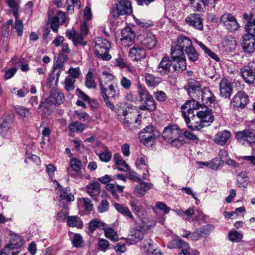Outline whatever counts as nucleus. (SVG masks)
<instances>
[{"label": "nucleus", "mask_w": 255, "mask_h": 255, "mask_svg": "<svg viewBox=\"0 0 255 255\" xmlns=\"http://www.w3.org/2000/svg\"><path fill=\"white\" fill-rule=\"evenodd\" d=\"M103 76L99 78L100 94L106 106L113 111L115 109L114 101L119 97L120 90L117 83L110 82L113 76L107 72H103Z\"/></svg>", "instance_id": "f257e3e1"}, {"label": "nucleus", "mask_w": 255, "mask_h": 255, "mask_svg": "<svg viewBox=\"0 0 255 255\" xmlns=\"http://www.w3.org/2000/svg\"><path fill=\"white\" fill-rule=\"evenodd\" d=\"M111 48V44L109 40L101 37L95 39V54L96 56L103 60L109 61L111 56L108 53Z\"/></svg>", "instance_id": "f03ea898"}, {"label": "nucleus", "mask_w": 255, "mask_h": 255, "mask_svg": "<svg viewBox=\"0 0 255 255\" xmlns=\"http://www.w3.org/2000/svg\"><path fill=\"white\" fill-rule=\"evenodd\" d=\"M132 11L131 4L129 1L118 0L117 3L112 5L110 13L113 17L117 18L121 15H129Z\"/></svg>", "instance_id": "7ed1b4c3"}, {"label": "nucleus", "mask_w": 255, "mask_h": 255, "mask_svg": "<svg viewBox=\"0 0 255 255\" xmlns=\"http://www.w3.org/2000/svg\"><path fill=\"white\" fill-rule=\"evenodd\" d=\"M158 134V131L154 127L148 126L139 133V138L146 146L150 147L155 143L156 136Z\"/></svg>", "instance_id": "20e7f679"}, {"label": "nucleus", "mask_w": 255, "mask_h": 255, "mask_svg": "<svg viewBox=\"0 0 255 255\" xmlns=\"http://www.w3.org/2000/svg\"><path fill=\"white\" fill-rule=\"evenodd\" d=\"M53 182L57 185L56 188L57 194L58 197L59 198L58 205L63 208H66L68 206L67 203L74 201V196L70 192L69 187L63 188L56 180H54Z\"/></svg>", "instance_id": "39448f33"}, {"label": "nucleus", "mask_w": 255, "mask_h": 255, "mask_svg": "<svg viewBox=\"0 0 255 255\" xmlns=\"http://www.w3.org/2000/svg\"><path fill=\"white\" fill-rule=\"evenodd\" d=\"M119 119L125 128L129 130L139 128L140 121L136 118V115L129 113L127 110H123L122 114L119 115Z\"/></svg>", "instance_id": "423d86ee"}, {"label": "nucleus", "mask_w": 255, "mask_h": 255, "mask_svg": "<svg viewBox=\"0 0 255 255\" xmlns=\"http://www.w3.org/2000/svg\"><path fill=\"white\" fill-rule=\"evenodd\" d=\"M201 105V104L200 101L191 100L186 101V102L181 106L182 115L186 124L189 123V120L190 119L189 116L190 115H192V116L193 115L194 111L198 109Z\"/></svg>", "instance_id": "0eeeda50"}, {"label": "nucleus", "mask_w": 255, "mask_h": 255, "mask_svg": "<svg viewBox=\"0 0 255 255\" xmlns=\"http://www.w3.org/2000/svg\"><path fill=\"white\" fill-rule=\"evenodd\" d=\"M182 132L177 125H170L166 127L162 133L163 139L167 142L177 137H182Z\"/></svg>", "instance_id": "6e6552de"}, {"label": "nucleus", "mask_w": 255, "mask_h": 255, "mask_svg": "<svg viewBox=\"0 0 255 255\" xmlns=\"http://www.w3.org/2000/svg\"><path fill=\"white\" fill-rule=\"evenodd\" d=\"M242 77L248 84H252L255 80V62L251 61L241 68Z\"/></svg>", "instance_id": "1a4fd4ad"}, {"label": "nucleus", "mask_w": 255, "mask_h": 255, "mask_svg": "<svg viewBox=\"0 0 255 255\" xmlns=\"http://www.w3.org/2000/svg\"><path fill=\"white\" fill-rule=\"evenodd\" d=\"M184 89L192 100L196 101L202 90L200 83L194 79L189 80L188 84L184 86Z\"/></svg>", "instance_id": "9d476101"}, {"label": "nucleus", "mask_w": 255, "mask_h": 255, "mask_svg": "<svg viewBox=\"0 0 255 255\" xmlns=\"http://www.w3.org/2000/svg\"><path fill=\"white\" fill-rule=\"evenodd\" d=\"M249 102L248 95L244 91H239L231 101V105L240 109H244Z\"/></svg>", "instance_id": "9b49d317"}, {"label": "nucleus", "mask_w": 255, "mask_h": 255, "mask_svg": "<svg viewBox=\"0 0 255 255\" xmlns=\"http://www.w3.org/2000/svg\"><path fill=\"white\" fill-rule=\"evenodd\" d=\"M222 23L229 31H235L238 30L240 25L236 18L230 13L224 14L220 18Z\"/></svg>", "instance_id": "f8f14e48"}, {"label": "nucleus", "mask_w": 255, "mask_h": 255, "mask_svg": "<svg viewBox=\"0 0 255 255\" xmlns=\"http://www.w3.org/2000/svg\"><path fill=\"white\" fill-rule=\"evenodd\" d=\"M201 100L200 103L208 106L214 103L216 101V97L208 87H205L202 90L196 100Z\"/></svg>", "instance_id": "ddd939ff"}, {"label": "nucleus", "mask_w": 255, "mask_h": 255, "mask_svg": "<svg viewBox=\"0 0 255 255\" xmlns=\"http://www.w3.org/2000/svg\"><path fill=\"white\" fill-rule=\"evenodd\" d=\"M214 229V226L212 225H206L200 227L195 230L191 234L190 238L193 241H197L201 238L208 237Z\"/></svg>", "instance_id": "4468645a"}, {"label": "nucleus", "mask_w": 255, "mask_h": 255, "mask_svg": "<svg viewBox=\"0 0 255 255\" xmlns=\"http://www.w3.org/2000/svg\"><path fill=\"white\" fill-rule=\"evenodd\" d=\"M236 137L238 141L243 145H251L255 142V134L248 130L237 132Z\"/></svg>", "instance_id": "2eb2a0df"}, {"label": "nucleus", "mask_w": 255, "mask_h": 255, "mask_svg": "<svg viewBox=\"0 0 255 255\" xmlns=\"http://www.w3.org/2000/svg\"><path fill=\"white\" fill-rule=\"evenodd\" d=\"M242 39L241 46L246 52L251 53L255 50V36L246 33L243 36Z\"/></svg>", "instance_id": "dca6fc26"}, {"label": "nucleus", "mask_w": 255, "mask_h": 255, "mask_svg": "<svg viewBox=\"0 0 255 255\" xmlns=\"http://www.w3.org/2000/svg\"><path fill=\"white\" fill-rule=\"evenodd\" d=\"M172 63L167 56H164L158 66L156 71L161 75H168L171 72Z\"/></svg>", "instance_id": "f3484780"}, {"label": "nucleus", "mask_w": 255, "mask_h": 255, "mask_svg": "<svg viewBox=\"0 0 255 255\" xmlns=\"http://www.w3.org/2000/svg\"><path fill=\"white\" fill-rule=\"evenodd\" d=\"M67 37L72 40L74 45L76 46L81 45L85 46L87 44L86 41L84 40V36L80 34L75 29L68 30L66 32Z\"/></svg>", "instance_id": "a211bd4d"}, {"label": "nucleus", "mask_w": 255, "mask_h": 255, "mask_svg": "<svg viewBox=\"0 0 255 255\" xmlns=\"http://www.w3.org/2000/svg\"><path fill=\"white\" fill-rule=\"evenodd\" d=\"M189 25L198 30H202L203 24L202 19L198 14L193 13L189 15L185 19Z\"/></svg>", "instance_id": "6ab92c4d"}, {"label": "nucleus", "mask_w": 255, "mask_h": 255, "mask_svg": "<svg viewBox=\"0 0 255 255\" xmlns=\"http://www.w3.org/2000/svg\"><path fill=\"white\" fill-rule=\"evenodd\" d=\"M233 92L231 83L227 79H223L220 83V95L224 98H229Z\"/></svg>", "instance_id": "aec40b11"}, {"label": "nucleus", "mask_w": 255, "mask_h": 255, "mask_svg": "<svg viewBox=\"0 0 255 255\" xmlns=\"http://www.w3.org/2000/svg\"><path fill=\"white\" fill-rule=\"evenodd\" d=\"M135 37V34L131 27L128 26L123 29L121 32V40L123 44L126 46H129L128 44H126L127 42H132Z\"/></svg>", "instance_id": "412c9836"}, {"label": "nucleus", "mask_w": 255, "mask_h": 255, "mask_svg": "<svg viewBox=\"0 0 255 255\" xmlns=\"http://www.w3.org/2000/svg\"><path fill=\"white\" fill-rule=\"evenodd\" d=\"M231 135V132L228 130L219 131L215 135L214 141L218 145H225L230 139Z\"/></svg>", "instance_id": "4be33fe9"}, {"label": "nucleus", "mask_w": 255, "mask_h": 255, "mask_svg": "<svg viewBox=\"0 0 255 255\" xmlns=\"http://www.w3.org/2000/svg\"><path fill=\"white\" fill-rule=\"evenodd\" d=\"M129 204L132 211L139 218L144 215L145 210L143 206L135 198H130Z\"/></svg>", "instance_id": "5701e85b"}, {"label": "nucleus", "mask_w": 255, "mask_h": 255, "mask_svg": "<svg viewBox=\"0 0 255 255\" xmlns=\"http://www.w3.org/2000/svg\"><path fill=\"white\" fill-rule=\"evenodd\" d=\"M128 55L133 60L138 61L145 57V51L142 47L134 45L130 49Z\"/></svg>", "instance_id": "b1692460"}, {"label": "nucleus", "mask_w": 255, "mask_h": 255, "mask_svg": "<svg viewBox=\"0 0 255 255\" xmlns=\"http://www.w3.org/2000/svg\"><path fill=\"white\" fill-rule=\"evenodd\" d=\"M114 206L118 212L122 214L125 217H128L130 220V222H135L134 217L128 207L117 203H115L114 204Z\"/></svg>", "instance_id": "393cba45"}, {"label": "nucleus", "mask_w": 255, "mask_h": 255, "mask_svg": "<svg viewBox=\"0 0 255 255\" xmlns=\"http://www.w3.org/2000/svg\"><path fill=\"white\" fill-rule=\"evenodd\" d=\"M172 59L173 60L172 68L174 71L182 72L186 69L187 63L185 57L172 58Z\"/></svg>", "instance_id": "a878e982"}, {"label": "nucleus", "mask_w": 255, "mask_h": 255, "mask_svg": "<svg viewBox=\"0 0 255 255\" xmlns=\"http://www.w3.org/2000/svg\"><path fill=\"white\" fill-rule=\"evenodd\" d=\"M196 115L198 119H201L204 124L205 123H211L214 120L211 110L208 109L205 111L198 112Z\"/></svg>", "instance_id": "bb28decb"}, {"label": "nucleus", "mask_w": 255, "mask_h": 255, "mask_svg": "<svg viewBox=\"0 0 255 255\" xmlns=\"http://www.w3.org/2000/svg\"><path fill=\"white\" fill-rule=\"evenodd\" d=\"M64 99L63 93L57 91L51 92L50 96L47 98V101L55 106L61 104Z\"/></svg>", "instance_id": "cd10ccee"}, {"label": "nucleus", "mask_w": 255, "mask_h": 255, "mask_svg": "<svg viewBox=\"0 0 255 255\" xmlns=\"http://www.w3.org/2000/svg\"><path fill=\"white\" fill-rule=\"evenodd\" d=\"M143 104L139 107V109L142 111H154L156 108L155 102L151 96L142 101Z\"/></svg>", "instance_id": "c85d7f7f"}, {"label": "nucleus", "mask_w": 255, "mask_h": 255, "mask_svg": "<svg viewBox=\"0 0 255 255\" xmlns=\"http://www.w3.org/2000/svg\"><path fill=\"white\" fill-rule=\"evenodd\" d=\"M184 55L190 62H195L199 57V54L193 45L184 51Z\"/></svg>", "instance_id": "c756f323"}, {"label": "nucleus", "mask_w": 255, "mask_h": 255, "mask_svg": "<svg viewBox=\"0 0 255 255\" xmlns=\"http://www.w3.org/2000/svg\"><path fill=\"white\" fill-rule=\"evenodd\" d=\"M141 41L149 49L154 48L156 45V38L152 33H147Z\"/></svg>", "instance_id": "7c9ffc66"}, {"label": "nucleus", "mask_w": 255, "mask_h": 255, "mask_svg": "<svg viewBox=\"0 0 255 255\" xmlns=\"http://www.w3.org/2000/svg\"><path fill=\"white\" fill-rule=\"evenodd\" d=\"M11 125V122L5 119L0 120V134L3 138L8 135V131Z\"/></svg>", "instance_id": "2f4dec72"}, {"label": "nucleus", "mask_w": 255, "mask_h": 255, "mask_svg": "<svg viewBox=\"0 0 255 255\" xmlns=\"http://www.w3.org/2000/svg\"><path fill=\"white\" fill-rule=\"evenodd\" d=\"M143 238V229L141 227H137L131 231L129 236V240L132 242L137 243Z\"/></svg>", "instance_id": "473e14b6"}, {"label": "nucleus", "mask_w": 255, "mask_h": 255, "mask_svg": "<svg viewBox=\"0 0 255 255\" xmlns=\"http://www.w3.org/2000/svg\"><path fill=\"white\" fill-rule=\"evenodd\" d=\"M87 193L91 196H96L100 192V184L97 181H91L87 185Z\"/></svg>", "instance_id": "72a5a7b5"}, {"label": "nucleus", "mask_w": 255, "mask_h": 255, "mask_svg": "<svg viewBox=\"0 0 255 255\" xmlns=\"http://www.w3.org/2000/svg\"><path fill=\"white\" fill-rule=\"evenodd\" d=\"M152 184L147 182H141L136 185L134 189L135 193L139 196H142L152 187Z\"/></svg>", "instance_id": "f704fd0d"}, {"label": "nucleus", "mask_w": 255, "mask_h": 255, "mask_svg": "<svg viewBox=\"0 0 255 255\" xmlns=\"http://www.w3.org/2000/svg\"><path fill=\"white\" fill-rule=\"evenodd\" d=\"M191 118L192 120L190 119L189 123L186 124L189 128L193 130H199L205 126L201 119H198V121L195 120L196 118L194 115H192Z\"/></svg>", "instance_id": "c9c22d12"}, {"label": "nucleus", "mask_w": 255, "mask_h": 255, "mask_svg": "<svg viewBox=\"0 0 255 255\" xmlns=\"http://www.w3.org/2000/svg\"><path fill=\"white\" fill-rule=\"evenodd\" d=\"M188 247V243L180 238L175 239L170 241L167 244L169 249H182Z\"/></svg>", "instance_id": "e433bc0d"}, {"label": "nucleus", "mask_w": 255, "mask_h": 255, "mask_svg": "<svg viewBox=\"0 0 255 255\" xmlns=\"http://www.w3.org/2000/svg\"><path fill=\"white\" fill-rule=\"evenodd\" d=\"M236 40L232 36L226 37L223 41V46L226 50L231 51L235 49L236 47Z\"/></svg>", "instance_id": "4c0bfd02"}, {"label": "nucleus", "mask_w": 255, "mask_h": 255, "mask_svg": "<svg viewBox=\"0 0 255 255\" xmlns=\"http://www.w3.org/2000/svg\"><path fill=\"white\" fill-rule=\"evenodd\" d=\"M175 43L184 51L192 45L191 39L185 36L180 37Z\"/></svg>", "instance_id": "58836bf2"}, {"label": "nucleus", "mask_w": 255, "mask_h": 255, "mask_svg": "<svg viewBox=\"0 0 255 255\" xmlns=\"http://www.w3.org/2000/svg\"><path fill=\"white\" fill-rule=\"evenodd\" d=\"M170 55L172 58H181L185 57L184 55V51L179 47L175 43H173L171 48Z\"/></svg>", "instance_id": "ea45409f"}, {"label": "nucleus", "mask_w": 255, "mask_h": 255, "mask_svg": "<svg viewBox=\"0 0 255 255\" xmlns=\"http://www.w3.org/2000/svg\"><path fill=\"white\" fill-rule=\"evenodd\" d=\"M15 110L17 114L21 117L24 121H27L31 118V113L28 109L17 106L15 107Z\"/></svg>", "instance_id": "a19ab883"}, {"label": "nucleus", "mask_w": 255, "mask_h": 255, "mask_svg": "<svg viewBox=\"0 0 255 255\" xmlns=\"http://www.w3.org/2000/svg\"><path fill=\"white\" fill-rule=\"evenodd\" d=\"M195 42L203 50L205 54L210 57L213 59L215 60L216 61H219L220 58L217 56V55L211 51L210 49L207 47L202 42L197 40H195Z\"/></svg>", "instance_id": "79ce46f5"}, {"label": "nucleus", "mask_w": 255, "mask_h": 255, "mask_svg": "<svg viewBox=\"0 0 255 255\" xmlns=\"http://www.w3.org/2000/svg\"><path fill=\"white\" fill-rule=\"evenodd\" d=\"M10 243L8 245L12 249L16 250L19 248L23 244V241L20 237L17 235L12 236L10 239Z\"/></svg>", "instance_id": "37998d69"}, {"label": "nucleus", "mask_w": 255, "mask_h": 255, "mask_svg": "<svg viewBox=\"0 0 255 255\" xmlns=\"http://www.w3.org/2000/svg\"><path fill=\"white\" fill-rule=\"evenodd\" d=\"M145 79L146 83L149 87H155L160 82V79L159 78L155 77L150 74H146Z\"/></svg>", "instance_id": "c03bdc74"}, {"label": "nucleus", "mask_w": 255, "mask_h": 255, "mask_svg": "<svg viewBox=\"0 0 255 255\" xmlns=\"http://www.w3.org/2000/svg\"><path fill=\"white\" fill-rule=\"evenodd\" d=\"M103 230H104L105 236L107 238H108L111 241L113 242H116L118 240V234L112 228H104Z\"/></svg>", "instance_id": "a18cd8bd"}, {"label": "nucleus", "mask_w": 255, "mask_h": 255, "mask_svg": "<svg viewBox=\"0 0 255 255\" xmlns=\"http://www.w3.org/2000/svg\"><path fill=\"white\" fill-rule=\"evenodd\" d=\"M85 85L88 88H95L96 84L93 77V73L89 70L86 75Z\"/></svg>", "instance_id": "49530a36"}, {"label": "nucleus", "mask_w": 255, "mask_h": 255, "mask_svg": "<svg viewBox=\"0 0 255 255\" xmlns=\"http://www.w3.org/2000/svg\"><path fill=\"white\" fill-rule=\"evenodd\" d=\"M137 93L141 102L151 96L146 89L141 85L137 87Z\"/></svg>", "instance_id": "de8ad7c7"}, {"label": "nucleus", "mask_w": 255, "mask_h": 255, "mask_svg": "<svg viewBox=\"0 0 255 255\" xmlns=\"http://www.w3.org/2000/svg\"><path fill=\"white\" fill-rule=\"evenodd\" d=\"M14 15L15 17V20L14 24L12 26V27H14V28L16 30L17 35L19 36H20L23 34V23L20 19L17 18V13H14Z\"/></svg>", "instance_id": "09e8293b"}, {"label": "nucleus", "mask_w": 255, "mask_h": 255, "mask_svg": "<svg viewBox=\"0 0 255 255\" xmlns=\"http://www.w3.org/2000/svg\"><path fill=\"white\" fill-rule=\"evenodd\" d=\"M68 128L70 131L75 132L76 131H82L85 129V126L78 122H73L70 124Z\"/></svg>", "instance_id": "8fccbe9b"}, {"label": "nucleus", "mask_w": 255, "mask_h": 255, "mask_svg": "<svg viewBox=\"0 0 255 255\" xmlns=\"http://www.w3.org/2000/svg\"><path fill=\"white\" fill-rule=\"evenodd\" d=\"M66 5L67 11L69 13H73L75 6H77L78 8H81V2L79 0H67Z\"/></svg>", "instance_id": "3c124183"}, {"label": "nucleus", "mask_w": 255, "mask_h": 255, "mask_svg": "<svg viewBox=\"0 0 255 255\" xmlns=\"http://www.w3.org/2000/svg\"><path fill=\"white\" fill-rule=\"evenodd\" d=\"M105 226V223L96 220H92L89 224V230L92 232L95 231L97 228H100L103 230Z\"/></svg>", "instance_id": "603ef678"}, {"label": "nucleus", "mask_w": 255, "mask_h": 255, "mask_svg": "<svg viewBox=\"0 0 255 255\" xmlns=\"http://www.w3.org/2000/svg\"><path fill=\"white\" fill-rule=\"evenodd\" d=\"M243 237L242 234L236 230L229 232L228 234L229 240L233 242H240L242 240Z\"/></svg>", "instance_id": "864d4df0"}, {"label": "nucleus", "mask_w": 255, "mask_h": 255, "mask_svg": "<svg viewBox=\"0 0 255 255\" xmlns=\"http://www.w3.org/2000/svg\"><path fill=\"white\" fill-rule=\"evenodd\" d=\"M98 156L102 161L108 162L111 159L112 152L106 147L105 150L99 153Z\"/></svg>", "instance_id": "5fc2aeb1"}, {"label": "nucleus", "mask_w": 255, "mask_h": 255, "mask_svg": "<svg viewBox=\"0 0 255 255\" xmlns=\"http://www.w3.org/2000/svg\"><path fill=\"white\" fill-rule=\"evenodd\" d=\"M75 82V80L74 78L67 76L64 81L65 89L68 91L73 90L75 88L74 85Z\"/></svg>", "instance_id": "6e6d98bb"}, {"label": "nucleus", "mask_w": 255, "mask_h": 255, "mask_svg": "<svg viewBox=\"0 0 255 255\" xmlns=\"http://www.w3.org/2000/svg\"><path fill=\"white\" fill-rule=\"evenodd\" d=\"M73 246L77 248H81L83 245V240L82 236L79 234L74 235L72 241Z\"/></svg>", "instance_id": "4d7b16f0"}, {"label": "nucleus", "mask_w": 255, "mask_h": 255, "mask_svg": "<svg viewBox=\"0 0 255 255\" xmlns=\"http://www.w3.org/2000/svg\"><path fill=\"white\" fill-rule=\"evenodd\" d=\"M110 207V204L106 199H103L98 206L97 210L100 213L107 212Z\"/></svg>", "instance_id": "13d9d810"}, {"label": "nucleus", "mask_w": 255, "mask_h": 255, "mask_svg": "<svg viewBox=\"0 0 255 255\" xmlns=\"http://www.w3.org/2000/svg\"><path fill=\"white\" fill-rule=\"evenodd\" d=\"M98 246L100 250L105 252L109 250L110 243L108 240L100 238L98 242Z\"/></svg>", "instance_id": "bf43d9fd"}, {"label": "nucleus", "mask_w": 255, "mask_h": 255, "mask_svg": "<svg viewBox=\"0 0 255 255\" xmlns=\"http://www.w3.org/2000/svg\"><path fill=\"white\" fill-rule=\"evenodd\" d=\"M68 73L69 75L68 77H71V78H74L75 80L77 78L81 73L80 68L79 67L72 68L71 67L68 71Z\"/></svg>", "instance_id": "052dcab7"}, {"label": "nucleus", "mask_w": 255, "mask_h": 255, "mask_svg": "<svg viewBox=\"0 0 255 255\" xmlns=\"http://www.w3.org/2000/svg\"><path fill=\"white\" fill-rule=\"evenodd\" d=\"M71 166L72 168L75 171H79L81 168V162L76 159L73 158L70 161Z\"/></svg>", "instance_id": "680f3d73"}, {"label": "nucleus", "mask_w": 255, "mask_h": 255, "mask_svg": "<svg viewBox=\"0 0 255 255\" xmlns=\"http://www.w3.org/2000/svg\"><path fill=\"white\" fill-rule=\"evenodd\" d=\"M189 1L191 6L194 10L200 11L203 10L201 4V0H189Z\"/></svg>", "instance_id": "e2e57ef3"}, {"label": "nucleus", "mask_w": 255, "mask_h": 255, "mask_svg": "<svg viewBox=\"0 0 255 255\" xmlns=\"http://www.w3.org/2000/svg\"><path fill=\"white\" fill-rule=\"evenodd\" d=\"M55 20L61 24H63L65 22L66 15L64 12L59 11L56 15L53 18Z\"/></svg>", "instance_id": "0e129e2a"}, {"label": "nucleus", "mask_w": 255, "mask_h": 255, "mask_svg": "<svg viewBox=\"0 0 255 255\" xmlns=\"http://www.w3.org/2000/svg\"><path fill=\"white\" fill-rule=\"evenodd\" d=\"M116 164L118 165V169L121 171L128 172L129 170V165L126 162L124 159L118 162Z\"/></svg>", "instance_id": "69168bd1"}, {"label": "nucleus", "mask_w": 255, "mask_h": 255, "mask_svg": "<svg viewBox=\"0 0 255 255\" xmlns=\"http://www.w3.org/2000/svg\"><path fill=\"white\" fill-rule=\"evenodd\" d=\"M245 29L249 33L253 36H255V22L251 23L250 22H248L245 25Z\"/></svg>", "instance_id": "338daca9"}, {"label": "nucleus", "mask_w": 255, "mask_h": 255, "mask_svg": "<svg viewBox=\"0 0 255 255\" xmlns=\"http://www.w3.org/2000/svg\"><path fill=\"white\" fill-rule=\"evenodd\" d=\"M243 16L245 19L248 20V22H250L251 23L255 22V9H252L250 14L245 13Z\"/></svg>", "instance_id": "774afa93"}]
</instances>
